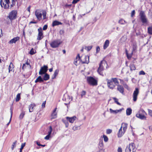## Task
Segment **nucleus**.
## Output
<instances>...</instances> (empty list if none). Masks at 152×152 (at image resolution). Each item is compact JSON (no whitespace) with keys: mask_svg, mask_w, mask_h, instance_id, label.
Listing matches in <instances>:
<instances>
[{"mask_svg":"<svg viewBox=\"0 0 152 152\" xmlns=\"http://www.w3.org/2000/svg\"><path fill=\"white\" fill-rule=\"evenodd\" d=\"M113 99L114 100L115 102L118 104L120 105L121 104L118 102V99L115 97H113Z\"/></svg>","mask_w":152,"mask_h":152,"instance_id":"obj_42","label":"nucleus"},{"mask_svg":"<svg viewBox=\"0 0 152 152\" xmlns=\"http://www.w3.org/2000/svg\"><path fill=\"white\" fill-rule=\"evenodd\" d=\"M20 94L19 93L16 96V97L15 99V101L16 102H18L20 99Z\"/></svg>","mask_w":152,"mask_h":152,"instance_id":"obj_36","label":"nucleus"},{"mask_svg":"<svg viewBox=\"0 0 152 152\" xmlns=\"http://www.w3.org/2000/svg\"><path fill=\"white\" fill-rule=\"evenodd\" d=\"M146 114L145 112V111L141 109L139 111L138 113L136 114V116L141 119L145 120L146 119V117L145 116Z\"/></svg>","mask_w":152,"mask_h":152,"instance_id":"obj_8","label":"nucleus"},{"mask_svg":"<svg viewBox=\"0 0 152 152\" xmlns=\"http://www.w3.org/2000/svg\"><path fill=\"white\" fill-rule=\"evenodd\" d=\"M118 23L122 25H124L127 23V22L123 19H121L118 21Z\"/></svg>","mask_w":152,"mask_h":152,"instance_id":"obj_32","label":"nucleus"},{"mask_svg":"<svg viewBox=\"0 0 152 152\" xmlns=\"http://www.w3.org/2000/svg\"><path fill=\"white\" fill-rule=\"evenodd\" d=\"M43 78H42L41 76H39L35 80V83H37L38 82L41 83L42 82H43Z\"/></svg>","mask_w":152,"mask_h":152,"instance_id":"obj_28","label":"nucleus"},{"mask_svg":"<svg viewBox=\"0 0 152 152\" xmlns=\"http://www.w3.org/2000/svg\"><path fill=\"white\" fill-rule=\"evenodd\" d=\"M68 121H66L65 120H63L62 121L64 123L65 125V127L66 128H67L69 125V123L68 122Z\"/></svg>","mask_w":152,"mask_h":152,"instance_id":"obj_34","label":"nucleus"},{"mask_svg":"<svg viewBox=\"0 0 152 152\" xmlns=\"http://www.w3.org/2000/svg\"><path fill=\"white\" fill-rule=\"evenodd\" d=\"M46 104V101H45L43 102L42 104V107L44 108L45 107V104Z\"/></svg>","mask_w":152,"mask_h":152,"instance_id":"obj_58","label":"nucleus"},{"mask_svg":"<svg viewBox=\"0 0 152 152\" xmlns=\"http://www.w3.org/2000/svg\"><path fill=\"white\" fill-rule=\"evenodd\" d=\"M78 128L79 127L76 126H75L73 127L72 129L73 130L75 131L76 130H77L78 129Z\"/></svg>","mask_w":152,"mask_h":152,"instance_id":"obj_49","label":"nucleus"},{"mask_svg":"<svg viewBox=\"0 0 152 152\" xmlns=\"http://www.w3.org/2000/svg\"><path fill=\"white\" fill-rule=\"evenodd\" d=\"M17 141L16 140L14 142H13L12 145V146L11 148V149L12 150H13L14 149V148L16 147V144L17 143Z\"/></svg>","mask_w":152,"mask_h":152,"instance_id":"obj_39","label":"nucleus"},{"mask_svg":"<svg viewBox=\"0 0 152 152\" xmlns=\"http://www.w3.org/2000/svg\"><path fill=\"white\" fill-rule=\"evenodd\" d=\"M45 75L43 77V78L44 80H48L50 78L49 77V75L47 74V73H46L45 74H44Z\"/></svg>","mask_w":152,"mask_h":152,"instance_id":"obj_30","label":"nucleus"},{"mask_svg":"<svg viewBox=\"0 0 152 152\" xmlns=\"http://www.w3.org/2000/svg\"><path fill=\"white\" fill-rule=\"evenodd\" d=\"M48 66L45 65L41 67L39 72V74L40 75H42L46 73L48 70Z\"/></svg>","mask_w":152,"mask_h":152,"instance_id":"obj_12","label":"nucleus"},{"mask_svg":"<svg viewBox=\"0 0 152 152\" xmlns=\"http://www.w3.org/2000/svg\"><path fill=\"white\" fill-rule=\"evenodd\" d=\"M38 34L37 39L38 40H40L43 37L42 28H39L38 29Z\"/></svg>","mask_w":152,"mask_h":152,"instance_id":"obj_13","label":"nucleus"},{"mask_svg":"<svg viewBox=\"0 0 152 152\" xmlns=\"http://www.w3.org/2000/svg\"><path fill=\"white\" fill-rule=\"evenodd\" d=\"M128 124L126 123H123L121 124V129L123 128V130L124 131H126L127 128Z\"/></svg>","mask_w":152,"mask_h":152,"instance_id":"obj_23","label":"nucleus"},{"mask_svg":"<svg viewBox=\"0 0 152 152\" xmlns=\"http://www.w3.org/2000/svg\"><path fill=\"white\" fill-rule=\"evenodd\" d=\"M145 72L142 70L140 71L139 73V75H145Z\"/></svg>","mask_w":152,"mask_h":152,"instance_id":"obj_48","label":"nucleus"},{"mask_svg":"<svg viewBox=\"0 0 152 152\" xmlns=\"http://www.w3.org/2000/svg\"><path fill=\"white\" fill-rule=\"evenodd\" d=\"M80 0H73L72 3L73 4H75L77 3V2L79 1Z\"/></svg>","mask_w":152,"mask_h":152,"instance_id":"obj_59","label":"nucleus"},{"mask_svg":"<svg viewBox=\"0 0 152 152\" xmlns=\"http://www.w3.org/2000/svg\"><path fill=\"white\" fill-rule=\"evenodd\" d=\"M130 68V70L132 71L133 70H134L136 69V67L135 65L133 63H131L129 66Z\"/></svg>","mask_w":152,"mask_h":152,"instance_id":"obj_29","label":"nucleus"},{"mask_svg":"<svg viewBox=\"0 0 152 152\" xmlns=\"http://www.w3.org/2000/svg\"><path fill=\"white\" fill-rule=\"evenodd\" d=\"M100 50V48L99 46H97L96 48V53H98Z\"/></svg>","mask_w":152,"mask_h":152,"instance_id":"obj_50","label":"nucleus"},{"mask_svg":"<svg viewBox=\"0 0 152 152\" xmlns=\"http://www.w3.org/2000/svg\"><path fill=\"white\" fill-rule=\"evenodd\" d=\"M39 146H40L41 144H40V143L39 142H38L37 141H36L35 142Z\"/></svg>","mask_w":152,"mask_h":152,"instance_id":"obj_61","label":"nucleus"},{"mask_svg":"<svg viewBox=\"0 0 152 152\" xmlns=\"http://www.w3.org/2000/svg\"><path fill=\"white\" fill-rule=\"evenodd\" d=\"M103 138H104V142H107L108 141V139L107 137L105 135H103Z\"/></svg>","mask_w":152,"mask_h":152,"instance_id":"obj_44","label":"nucleus"},{"mask_svg":"<svg viewBox=\"0 0 152 152\" xmlns=\"http://www.w3.org/2000/svg\"><path fill=\"white\" fill-rule=\"evenodd\" d=\"M48 28V26L47 25H45L43 28V30H46Z\"/></svg>","mask_w":152,"mask_h":152,"instance_id":"obj_55","label":"nucleus"},{"mask_svg":"<svg viewBox=\"0 0 152 152\" xmlns=\"http://www.w3.org/2000/svg\"><path fill=\"white\" fill-rule=\"evenodd\" d=\"M19 37H14V38L12 39H11L9 42V43L12 44H13V43H15L16 42L18 41L19 39Z\"/></svg>","mask_w":152,"mask_h":152,"instance_id":"obj_19","label":"nucleus"},{"mask_svg":"<svg viewBox=\"0 0 152 152\" xmlns=\"http://www.w3.org/2000/svg\"><path fill=\"white\" fill-rule=\"evenodd\" d=\"M135 11L134 10H133L131 13V16L133 17V16L135 15Z\"/></svg>","mask_w":152,"mask_h":152,"instance_id":"obj_51","label":"nucleus"},{"mask_svg":"<svg viewBox=\"0 0 152 152\" xmlns=\"http://www.w3.org/2000/svg\"><path fill=\"white\" fill-rule=\"evenodd\" d=\"M87 80L88 83L93 86H96L97 84V80L92 77H88Z\"/></svg>","mask_w":152,"mask_h":152,"instance_id":"obj_6","label":"nucleus"},{"mask_svg":"<svg viewBox=\"0 0 152 152\" xmlns=\"http://www.w3.org/2000/svg\"><path fill=\"white\" fill-rule=\"evenodd\" d=\"M132 112V110L131 108H128L126 110V114L127 115H130Z\"/></svg>","mask_w":152,"mask_h":152,"instance_id":"obj_31","label":"nucleus"},{"mask_svg":"<svg viewBox=\"0 0 152 152\" xmlns=\"http://www.w3.org/2000/svg\"><path fill=\"white\" fill-rule=\"evenodd\" d=\"M26 145V143H23L21 144V148H20V152H22V150Z\"/></svg>","mask_w":152,"mask_h":152,"instance_id":"obj_40","label":"nucleus"},{"mask_svg":"<svg viewBox=\"0 0 152 152\" xmlns=\"http://www.w3.org/2000/svg\"><path fill=\"white\" fill-rule=\"evenodd\" d=\"M36 106L35 104L34 103H32L29 105L28 106L29 110V112H32L34 109V107Z\"/></svg>","mask_w":152,"mask_h":152,"instance_id":"obj_22","label":"nucleus"},{"mask_svg":"<svg viewBox=\"0 0 152 152\" xmlns=\"http://www.w3.org/2000/svg\"><path fill=\"white\" fill-rule=\"evenodd\" d=\"M86 92L85 91H83L81 93V98H83L86 94Z\"/></svg>","mask_w":152,"mask_h":152,"instance_id":"obj_45","label":"nucleus"},{"mask_svg":"<svg viewBox=\"0 0 152 152\" xmlns=\"http://www.w3.org/2000/svg\"><path fill=\"white\" fill-rule=\"evenodd\" d=\"M50 135L48 134V135H47L44 138V139H45V140H48L50 137Z\"/></svg>","mask_w":152,"mask_h":152,"instance_id":"obj_53","label":"nucleus"},{"mask_svg":"<svg viewBox=\"0 0 152 152\" xmlns=\"http://www.w3.org/2000/svg\"><path fill=\"white\" fill-rule=\"evenodd\" d=\"M148 31L149 34H152V26L148 28Z\"/></svg>","mask_w":152,"mask_h":152,"instance_id":"obj_35","label":"nucleus"},{"mask_svg":"<svg viewBox=\"0 0 152 152\" xmlns=\"http://www.w3.org/2000/svg\"><path fill=\"white\" fill-rule=\"evenodd\" d=\"M139 93V89L138 88H135L132 95L133 100L134 102H135L136 101Z\"/></svg>","mask_w":152,"mask_h":152,"instance_id":"obj_10","label":"nucleus"},{"mask_svg":"<svg viewBox=\"0 0 152 152\" xmlns=\"http://www.w3.org/2000/svg\"><path fill=\"white\" fill-rule=\"evenodd\" d=\"M57 108H56L53 111L51 114V119H54L57 117V113L56 112L57 110Z\"/></svg>","mask_w":152,"mask_h":152,"instance_id":"obj_16","label":"nucleus"},{"mask_svg":"<svg viewBox=\"0 0 152 152\" xmlns=\"http://www.w3.org/2000/svg\"><path fill=\"white\" fill-rule=\"evenodd\" d=\"M26 65H28V66L29 65V63H28V62H26L25 64H23L22 67V69H23V70H24V69L26 68Z\"/></svg>","mask_w":152,"mask_h":152,"instance_id":"obj_38","label":"nucleus"},{"mask_svg":"<svg viewBox=\"0 0 152 152\" xmlns=\"http://www.w3.org/2000/svg\"><path fill=\"white\" fill-rule=\"evenodd\" d=\"M126 131H124V130H122L121 127L118 132V137H121L124 134Z\"/></svg>","mask_w":152,"mask_h":152,"instance_id":"obj_20","label":"nucleus"},{"mask_svg":"<svg viewBox=\"0 0 152 152\" xmlns=\"http://www.w3.org/2000/svg\"><path fill=\"white\" fill-rule=\"evenodd\" d=\"M14 66L13 64L12 63H10V64L9 66V72H10L11 71L14 72Z\"/></svg>","mask_w":152,"mask_h":152,"instance_id":"obj_24","label":"nucleus"},{"mask_svg":"<svg viewBox=\"0 0 152 152\" xmlns=\"http://www.w3.org/2000/svg\"><path fill=\"white\" fill-rule=\"evenodd\" d=\"M107 85L109 88L113 89L115 87V85L119 84L117 79L115 78H112L111 79H107Z\"/></svg>","mask_w":152,"mask_h":152,"instance_id":"obj_3","label":"nucleus"},{"mask_svg":"<svg viewBox=\"0 0 152 152\" xmlns=\"http://www.w3.org/2000/svg\"><path fill=\"white\" fill-rule=\"evenodd\" d=\"M148 110L149 114L151 116H152V111L149 109H148Z\"/></svg>","mask_w":152,"mask_h":152,"instance_id":"obj_52","label":"nucleus"},{"mask_svg":"<svg viewBox=\"0 0 152 152\" xmlns=\"http://www.w3.org/2000/svg\"><path fill=\"white\" fill-rule=\"evenodd\" d=\"M92 46H85V49L87 50L88 51L90 50L92 48Z\"/></svg>","mask_w":152,"mask_h":152,"instance_id":"obj_41","label":"nucleus"},{"mask_svg":"<svg viewBox=\"0 0 152 152\" xmlns=\"http://www.w3.org/2000/svg\"><path fill=\"white\" fill-rule=\"evenodd\" d=\"M109 45V41L108 40H106L103 45V48L104 50L106 49L108 46Z\"/></svg>","mask_w":152,"mask_h":152,"instance_id":"obj_25","label":"nucleus"},{"mask_svg":"<svg viewBox=\"0 0 152 152\" xmlns=\"http://www.w3.org/2000/svg\"><path fill=\"white\" fill-rule=\"evenodd\" d=\"M118 152H122V149L121 147H118L117 150Z\"/></svg>","mask_w":152,"mask_h":152,"instance_id":"obj_57","label":"nucleus"},{"mask_svg":"<svg viewBox=\"0 0 152 152\" xmlns=\"http://www.w3.org/2000/svg\"><path fill=\"white\" fill-rule=\"evenodd\" d=\"M17 15V12L16 10H12L10 12L9 15V18L10 20L15 19Z\"/></svg>","mask_w":152,"mask_h":152,"instance_id":"obj_11","label":"nucleus"},{"mask_svg":"<svg viewBox=\"0 0 152 152\" xmlns=\"http://www.w3.org/2000/svg\"><path fill=\"white\" fill-rule=\"evenodd\" d=\"M66 120L71 123H73L74 121L77 120V118L74 116L72 117H66Z\"/></svg>","mask_w":152,"mask_h":152,"instance_id":"obj_14","label":"nucleus"},{"mask_svg":"<svg viewBox=\"0 0 152 152\" xmlns=\"http://www.w3.org/2000/svg\"><path fill=\"white\" fill-rule=\"evenodd\" d=\"M136 148H135V145L134 143H131L129 144V146H127L126 150V152H131L132 151V152L136 151Z\"/></svg>","mask_w":152,"mask_h":152,"instance_id":"obj_7","label":"nucleus"},{"mask_svg":"<svg viewBox=\"0 0 152 152\" xmlns=\"http://www.w3.org/2000/svg\"><path fill=\"white\" fill-rule=\"evenodd\" d=\"M62 24V23L61 22L57 20H55L53 22L52 26L53 27H54L55 26L61 25Z\"/></svg>","mask_w":152,"mask_h":152,"instance_id":"obj_26","label":"nucleus"},{"mask_svg":"<svg viewBox=\"0 0 152 152\" xmlns=\"http://www.w3.org/2000/svg\"><path fill=\"white\" fill-rule=\"evenodd\" d=\"M56 76H57L56 75H55L54 74L53 75L52 77V79H55L56 78Z\"/></svg>","mask_w":152,"mask_h":152,"instance_id":"obj_60","label":"nucleus"},{"mask_svg":"<svg viewBox=\"0 0 152 152\" xmlns=\"http://www.w3.org/2000/svg\"><path fill=\"white\" fill-rule=\"evenodd\" d=\"M80 59V55L79 54H78L77 56L76 57V58L74 61V64L75 65H77L78 64L77 61H78Z\"/></svg>","mask_w":152,"mask_h":152,"instance_id":"obj_27","label":"nucleus"},{"mask_svg":"<svg viewBox=\"0 0 152 152\" xmlns=\"http://www.w3.org/2000/svg\"><path fill=\"white\" fill-rule=\"evenodd\" d=\"M82 63L83 64H88L89 62V56H85L84 60H82Z\"/></svg>","mask_w":152,"mask_h":152,"instance_id":"obj_21","label":"nucleus"},{"mask_svg":"<svg viewBox=\"0 0 152 152\" xmlns=\"http://www.w3.org/2000/svg\"><path fill=\"white\" fill-rule=\"evenodd\" d=\"M59 72V70L58 69H57L55 70V72L54 73V74L57 75L58 74Z\"/></svg>","mask_w":152,"mask_h":152,"instance_id":"obj_54","label":"nucleus"},{"mask_svg":"<svg viewBox=\"0 0 152 152\" xmlns=\"http://www.w3.org/2000/svg\"><path fill=\"white\" fill-rule=\"evenodd\" d=\"M124 110L123 108H122V109H120L119 110H113L112 109H110V111L111 113H113L115 114H116L118 113H120L122 111V110Z\"/></svg>","mask_w":152,"mask_h":152,"instance_id":"obj_15","label":"nucleus"},{"mask_svg":"<svg viewBox=\"0 0 152 152\" xmlns=\"http://www.w3.org/2000/svg\"><path fill=\"white\" fill-rule=\"evenodd\" d=\"M112 132V130L111 129H108L106 130V133L107 134H109Z\"/></svg>","mask_w":152,"mask_h":152,"instance_id":"obj_46","label":"nucleus"},{"mask_svg":"<svg viewBox=\"0 0 152 152\" xmlns=\"http://www.w3.org/2000/svg\"><path fill=\"white\" fill-rule=\"evenodd\" d=\"M25 114V112L22 111L19 116V118L22 119L23 117Z\"/></svg>","mask_w":152,"mask_h":152,"instance_id":"obj_33","label":"nucleus"},{"mask_svg":"<svg viewBox=\"0 0 152 152\" xmlns=\"http://www.w3.org/2000/svg\"><path fill=\"white\" fill-rule=\"evenodd\" d=\"M31 8V6H28L27 8V10L29 12H30V9Z\"/></svg>","mask_w":152,"mask_h":152,"instance_id":"obj_63","label":"nucleus"},{"mask_svg":"<svg viewBox=\"0 0 152 152\" xmlns=\"http://www.w3.org/2000/svg\"><path fill=\"white\" fill-rule=\"evenodd\" d=\"M34 50L33 48H32L30 51V54L31 55H33L35 53Z\"/></svg>","mask_w":152,"mask_h":152,"instance_id":"obj_47","label":"nucleus"},{"mask_svg":"<svg viewBox=\"0 0 152 152\" xmlns=\"http://www.w3.org/2000/svg\"><path fill=\"white\" fill-rule=\"evenodd\" d=\"M150 130L152 132V126H150L149 127Z\"/></svg>","mask_w":152,"mask_h":152,"instance_id":"obj_64","label":"nucleus"},{"mask_svg":"<svg viewBox=\"0 0 152 152\" xmlns=\"http://www.w3.org/2000/svg\"><path fill=\"white\" fill-rule=\"evenodd\" d=\"M126 53L128 58L129 59H130L132 55V53L131 54H129L127 53V50H126Z\"/></svg>","mask_w":152,"mask_h":152,"instance_id":"obj_37","label":"nucleus"},{"mask_svg":"<svg viewBox=\"0 0 152 152\" xmlns=\"http://www.w3.org/2000/svg\"><path fill=\"white\" fill-rule=\"evenodd\" d=\"M96 152H105V150H98Z\"/></svg>","mask_w":152,"mask_h":152,"instance_id":"obj_62","label":"nucleus"},{"mask_svg":"<svg viewBox=\"0 0 152 152\" xmlns=\"http://www.w3.org/2000/svg\"><path fill=\"white\" fill-rule=\"evenodd\" d=\"M62 42L59 39H57L53 41L50 44V46L53 48L58 47L62 43Z\"/></svg>","mask_w":152,"mask_h":152,"instance_id":"obj_5","label":"nucleus"},{"mask_svg":"<svg viewBox=\"0 0 152 152\" xmlns=\"http://www.w3.org/2000/svg\"><path fill=\"white\" fill-rule=\"evenodd\" d=\"M117 90L120 93L123 95L124 94V89L123 86L121 85H118L117 88Z\"/></svg>","mask_w":152,"mask_h":152,"instance_id":"obj_17","label":"nucleus"},{"mask_svg":"<svg viewBox=\"0 0 152 152\" xmlns=\"http://www.w3.org/2000/svg\"><path fill=\"white\" fill-rule=\"evenodd\" d=\"M140 19L142 23L143 24H147L148 23V20L144 12L141 11L140 13Z\"/></svg>","mask_w":152,"mask_h":152,"instance_id":"obj_9","label":"nucleus"},{"mask_svg":"<svg viewBox=\"0 0 152 152\" xmlns=\"http://www.w3.org/2000/svg\"><path fill=\"white\" fill-rule=\"evenodd\" d=\"M52 128L51 126H50L49 129V131L48 132V135L50 136L52 131Z\"/></svg>","mask_w":152,"mask_h":152,"instance_id":"obj_43","label":"nucleus"},{"mask_svg":"<svg viewBox=\"0 0 152 152\" xmlns=\"http://www.w3.org/2000/svg\"><path fill=\"white\" fill-rule=\"evenodd\" d=\"M35 14L37 19L39 21L41 20L42 19V15H43V20L46 19V12L44 10H37L35 12Z\"/></svg>","mask_w":152,"mask_h":152,"instance_id":"obj_2","label":"nucleus"},{"mask_svg":"<svg viewBox=\"0 0 152 152\" xmlns=\"http://www.w3.org/2000/svg\"><path fill=\"white\" fill-rule=\"evenodd\" d=\"M16 0H12L11 3H10L9 0H1L0 4L2 7L7 9L13 7L15 4Z\"/></svg>","mask_w":152,"mask_h":152,"instance_id":"obj_1","label":"nucleus"},{"mask_svg":"<svg viewBox=\"0 0 152 152\" xmlns=\"http://www.w3.org/2000/svg\"><path fill=\"white\" fill-rule=\"evenodd\" d=\"M124 87L126 88L127 90L129 89V88L128 86L126 84H124Z\"/></svg>","mask_w":152,"mask_h":152,"instance_id":"obj_56","label":"nucleus"},{"mask_svg":"<svg viewBox=\"0 0 152 152\" xmlns=\"http://www.w3.org/2000/svg\"><path fill=\"white\" fill-rule=\"evenodd\" d=\"M103 147L104 144L103 141L102 140L100 141L98 144V148L99 149L98 150H105L103 148Z\"/></svg>","mask_w":152,"mask_h":152,"instance_id":"obj_18","label":"nucleus"},{"mask_svg":"<svg viewBox=\"0 0 152 152\" xmlns=\"http://www.w3.org/2000/svg\"><path fill=\"white\" fill-rule=\"evenodd\" d=\"M107 64L106 61L103 60L101 61L98 68L97 72L99 74L103 76V71L105 67L107 68Z\"/></svg>","mask_w":152,"mask_h":152,"instance_id":"obj_4","label":"nucleus"}]
</instances>
